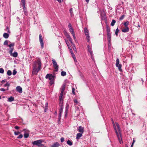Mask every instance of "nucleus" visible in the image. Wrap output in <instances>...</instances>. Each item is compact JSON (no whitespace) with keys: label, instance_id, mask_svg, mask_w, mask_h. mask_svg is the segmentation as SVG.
Masks as SVG:
<instances>
[{"label":"nucleus","instance_id":"obj_1","mask_svg":"<svg viewBox=\"0 0 147 147\" xmlns=\"http://www.w3.org/2000/svg\"><path fill=\"white\" fill-rule=\"evenodd\" d=\"M37 65H35L33 67V70L32 72V74L33 75H36L38 72L40 71L41 66V63L40 61L37 62Z\"/></svg>","mask_w":147,"mask_h":147},{"label":"nucleus","instance_id":"obj_2","mask_svg":"<svg viewBox=\"0 0 147 147\" xmlns=\"http://www.w3.org/2000/svg\"><path fill=\"white\" fill-rule=\"evenodd\" d=\"M55 76L52 74H47L45 77L46 78L50 80L49 84L52 86L54 83Z\"/></svg>","mask_w":147,"mask_h":147},{"label":"nucleus","instance_id":"obj_3","mask_svg":"<svg viewBox=\"0 0 147 147\" xmlns=\"http://www.w3.org/2000/svg\"><path fill=\"white\" fill-rule=\"evenodd\" d=\"M43 142V140H39L32 142V144L34 145H36L38 147H44L43 144H42V143Z\"/></svg>","mask_w":147,"mask_h":147},{"label":"nucleus","instance_id":"obj_4","mask_svg":"<svg viewBox=\"0 0 147 147\" xmlns=\"http://www.w3.org/2000/svg\"><path fill=\"white\" fill-rule=\"evenodd\" d=\"M52 61L53 66L54 68L55 71H58L59 68V67L55 59H52Z\"/></svg>","mask_w":147,"mask_h":147},{"label":"nucleus","instance_id":"obj_5","mask_svg":"<svg viewBox=\"0 0 147 147\" xmlns=\"http://www.w3.org/2000/svg\"><path fill=\"white\" fill-rule=\"evenodd\" d=\"M39 39L41 48L42 49H43L44 47V43L42 35L41 34H39Z\"/></svg>","mask_w":147,"mask_h":147},{"label":"nucleus","instance_id":"obj_6","mask_svg":"<svg viewBox=\"0 0 147 147\" xmlns=\"http://www.w3.org/2000/svg\"><path fill=\"white\" fill-rule=\"evenodd\" d=\"M23 131H24V137L25 138H27L29 136V131L27 129H24Z\"/></svg>","mask_w":147,"mask_h":147},{"label":"nucleus","instance_id":"obj_7","mask_svg":"<svg viewBox=\"0 0 147 147\" xmlns=\"http://www.w3.org/2000/svg\"><path fill=\"white\" fill-rule=\"evenodd\" d=\"M84 128L83 127L80 126L78 128V131L80 133L83 134L84 132Z\"/></svg>","mask_w":147,"mask_h":147},{"label":"nucleus","instance_id":"obj_8","mask_svg":"<svg viewBox=\"0 0 147 147\" xmlns=\"http://www.w3.org/2000/svg\"><path fill=\"white\" fill-rule=\"evenodd\" d=\"M107 31V37L111 36L110 30L109 28L107 26L106 27Z\"/></svg>","mask_w":147,"mask_h":147},{"label":"nucleus","instance_id":"obj_9","mask_svg":"<svg viewBox=\"0 0 147 147\" xmlns=\"http://www.w3.org/2000/svg\"><path fill=\"white\" fill-rule=\"evenodd\" d=\"M16 90L20 93H22V88L20 86H18L16 88Z\"/></svg>","mask_w":147,"mask_h":147},{"label":"nucleus","instance_id":"obj_10","mask_svg":"<svg viewBox=\"0 0 147 147\" xmlns=\"http://www.w3.org/2000/svg\"><path fill=\"white\" fill-rule=\"evenodd\" d=\"M113 121V126L114 127V129H115V132L116 133V135H117V138H118V139H119V138H120V137H119V133H118V132H117V131L116 129V127L115 126V124L114 123V122L113 121Z\"/></svg>","mask_w":147,"mask_h":147},{"label":"nucleus","instance_id":"obj_11","mask_svg":"<svg viewBox=\"0 0 147 147\" xmlns=\"http://www.w3.org/2000/svg\"><path fill=\"white\" fill-rule=\"evenodd\" d=\"M129 30V28L128 27H125V28L122 30V32H127Z\"/></svg>","mask_w":147,"mask_h":147},{"label":"nucleus","instance_id":"obj_12","mask_svg":"<svg viewBox=\"0 0 147 147\" xmlns=\"http://www.w3.org/2000/svg\"><path fill=\"white\" fill-rule=\"evenodd\" d=\"M84 33L86 36L89 35V31L87 28H85L84 29Z\"/></svg>","mask_w":147,"mask_h":147},{"label":"nucleus","instance_id":"obj_13","mask_svg":"<svg viewBox=\"0 0 147 147\" xmlns=\"http://www.w3.org/2000/svg\"><path fill=\"white\" fill-rule=\"evenodd\" d=\"M88 49V51L90 53V55H92L93 54L92 51V49L89 45L87 46Z\"/></svg>","mask_w":147,"mask_h":147},{"label":"nucleus","instance_id":"obj_14","mask_svg":"<svg viewBox=\"0 0 147 147\" xmlns=\"http://www.w3.org/2000/svg\"><path fill=\"white\" fill-rule=\"evenodd\" d=\"M10 56H12L14 57H17L18 55V53L16 52H14L13 53H12L10 55Z\"/></svg>","mask_w":147,"mask_h":147},{"label":"nucleus","instance_id":"obj_15","mask_svg":"<svg viewBox=\"0 0 147 147\" xmlns=\"http://www.w3.org/2000/svg\"><path fill=\"white\" fill-rule=\"evenodd\" d=\"M82 134L81 133H78L77 134L76 136V139H78L80 138L82 136Z\"/></svg>","mask_w":147,"mask_h":147},{"label":"nucleus","instance_id":"obj_16","mask_svg":"<svg viewBox=\"0 0 147 147\" xmlns=\"http://www.w3.org/2000/svg\"><path fill=\"white\" fill-rule=\"evenodd\" d=\"M69 109V105H67L66 107H65V116H66L67 115L68 111Z\"/></svg>","mask_w":147,"mask_h":147},{"label":"nucleus","instance_id":"obj_17","mask_svg":"<svg viewBox=\"0 0 147 147\" xmlns=\"http://www.w3.org/2000/svg\"><path fill=\"white\" fill-rule=\"evenodd\" d=\"M69 40V41L71 43V45L72 46H73V45H74V43L72 42V39L70 37V36H69V37H68L67 38Z\"/></svg>","mask_w":147,"mask_h":147},{"label":"nucleus","instance_id":"obj_18","mask_svg":"<svg viewBox=\"0 0 147 147\" xmlns=\"http://www.w3.org/2000/svg\"><path fill=\"white\" fill-rule=\"evenodd\" d=\"M14 100V98L12 97L11 96L10 97L8 98L7 101L9 102H11Z\"/></svg>","mask_w":147,"mask_h":147},{"label":"nucleus","instance_id":"obj_19","mask_svg":"<svg viewBox=\"0 0 147 147\" xmlns=\"http://www.w3.org/2000/svg\"><path fill=\"white\" fill-rule=\"evenodd\" d=\"M10 83L9 82H7L6 83V84H4V87H6L7 86V89H6L7 90H9V86H10Z\"/></svg>","mask_w":147,"mask_h":147},{"label":"nucleus","instance_id":"obj_20","mask_svg":"<svg viewBox=\"0 0 147 147\" xmlns=\"http://www.w3.org/2000/svg\"><path fill=\"white\" fill-rule=\"evenodd\" d=\"M9 34L6 33H5L3 34V37L5 38H7L9 37Z\"/></svg>","mask_w":147,"mask_h":147},{"label":"nucleus","instance_id":"obj_21","mask_svg":"<svg viewBox=\"0 0 147 147\" xmlns=\"http://www.w3.org/2000/svg\"><path fill=\"white\" fill-rule=\"evenodd\" d=\"M14 49V47H12L11 48L9 49V53L10 55L11 54V53H12V52Z\"/></svg>","mask_w":147,"mask_h":147},{"label":"nucleus","instance_id":"obj_22","mask_svg":"<svg viewBox=\"0 0 147 147\" xmlns=\"http://www.w3.org/2000/svg\"><path fill=\"white\" fill-rule=\"evenodd\" d=\"M59 145V143L57 142L55 143L53 145L54 147H58Z\"/></svg>","mask_w":147,"mask_h":147},{"label":"nucleus","instance_id":"obj_23","mask_svg":"<svg viewBox=\"0 0 147 147\" xmlns=\"http://www.w3.org/2000/svg\"><path fill=\"white\" fill-rule=\"evenodd\" d=\"M63 107L62 105H60V108L59 110V112H61V113H62L63 112Z\"/></svg>","mask_w":147,"mask_h":147},{"label":"nucleus","instance_id":"obj_24","mask_svg":"<svg viewBox=\"0 0 147 147\" xmlns=\"http://www.w3.org/2000/svg\"><path fill=\"white\" fill-rule=\"evenodd\" d=\"M61 75L62 76H64L66 75V72L64 71H62L61 72Z\"/></svg>","mask_w":147,"mask_h":147},{"label":"nucleus","instance_id":"obj_25","mask_svg":"<svg viewBox=\"0 0 147 147\" xmlns=\"http://www.w3.org/2000/svg\"><path fill=\"white\" fill-rule=\"evenodd\" d=\"M116 66L118 67V69L119 71L121 70V64H119L117 65H116Z\"/></svg>","mask_w":147,"mask_h":147},{"label":"nucleus","instance_id":"obj_26","mask_svg":"<svg viewBox=\"0 0 147 147\" xmlns=\"http://www.w3.org/2000/svg\"><path fill=\"white\" fill-rule=\"evenodd\" d=\"M116 22V21L114 20H113L112 22L111 23V26H113L115 25Z\"/></svg>","mask_w":147,"mask_h":147},{"label":"nucleus","instance_id":"obj_27","mask_svg":"<svg viewBox=\"0 0 147 147\" xmlns=\"http://www.w3.org/2000/svg\"><path fill=\"white\" fill-rule=\"evenodd\" d=\"M64 33L67 38L69 37L70 36L68 33L66 31H64Z\"/></svg>","mask_w":147,"mask_h":147},{"label":"nucleus","instance_id":"obj_28","mask_svg":"<svg viewBox=\"0 0 147 147\" xmlns=\"http://www.w3.org/2000/svg\"><path fill=\"white\" fill-rule=\"evenodd\" d=\"M67 144L69 146H71L72 145V143L69 140L67 141Z\"/></svg>","mask_w":147,"mask_h":147},{"label":"nucleus","instance_id":"obj_29","mask_svg":"<svg viewBox=\"0 0 147 147\" xmlns=\"http://www.w3.org/2000/svg\"><path fill=\"white\" fill-rule=\"evenodd\" d=\"M69 11L70 13L71 16H73V9L71 8L69 9Z\"/></svg>","mask_w":147,"mask_h":147},{"label":"nucleus","instance_id":"obj_30","mask_svg":"<svg viewBox=\"0 0 147 147\" xmlns=\"http://www.w3.org/2000/svg\"><path fill=\"white\" fill-rule=\"evenodd\" d=\"M69 30V31L72 34H75L73 28Z\"/></svg>","mask_w":147,"mask_h":147},{"label":"nucleus","instance_id":"obj_31","mask_svg":"<svg viewBox=\"0 0 147 147\" xmlns=\"http://www.w3.org/2000/svg\"><path fill=\"white\" fill-rule=\"evenodd\" d=\"M72 35L73 36L74 39V40L75 41V42H78V40L76 39V38L75 36V34H73Z\"/></svg>","mask_w":147,"mask_h":147},{"label":"nucleus","instance_id":"obj_32","mask_svg":"<svg viewBox=\"0 0 147 147\" xmlns=\"http://www.w3.org/2000/svg\"><path fill=\"white\" fill-rule=\"evenodd\" d=\"M86 36V40L87 41L89 42L90 40V37L89 35L88 36Z\"/></svg>","mask_w":147,"mask_h":147},{"label":"nucleus","instance_id":"obj_33","mask_svg":"<svg viewBox=\"0 0 147 147\" xmlns=\"http://www.w3.org/2000/svg\"><path fill=\"white\" fill-rule=\"evenodd\" d=\"M7 74L8 76H11L12 74L11 71L10 70H8L7 72Z\"/></svg>","mask_w":147,"mask_h":147},{"label":"nucleus","instance_id":"obj_34","mask_svg":"<svg viewBox=\"0 0 147 147\" xmlns=\"http://www.w3.org/2000/svg\"><path fill=\"white\" fill-rule=\"evenodd\" d=\"M129 22L128 21H127L124 23V24L125 27H128L127 26L129 24Z\"/></svg>","mask_w":147,"mask_h":147},{"label":"nucleus","instance_id":"obj_35","mask_svg":"<svg viewBox=\"0 0 147 147\" xmlns=\"http://www.w3.org/2000/svg\"><path fill=\"white\" fill-rule=\"evenodd\" d=\"M14 43H11L9 45H8V46L9 47V48H11L12 47H13L14 46Z\"/></svg>","mask_w":147,"mask_h":147},{"label":"nucleus","instance_id":"obj_36","mask_svg":"<svg viewBox=\"0 0 147 147\" xmlns=\"http://www.w3.org/2000/svg\"><path fill=\"white\" fill-rule=\"evenodd\" d=\"M68 26V28H69V30L73 28H72V26H71V24L70 23H69Z\"/></svg>","mask_w":147,"mask_h":147},{"label":"nucleus","instance_id":"obj_37","mask_svg":"<svg viewBox=\"0 0 147 147\" xmlns=\"http://www.w3.org/2000/svg\"><path fill=\"white\" fill-rule=\"evenodd\" d=\"M116 65H117L119 64V59L118 58L117 59H116Z\"/></svg>","mask_w":147,"mask_h":147},{"label":"nucleus","instance_id":"obj_38","mask_svg":"<svg viewBox=\"0 0 147 147\" xmlns=\"http://www.w3.org/2000/svg\"><path fill=\"white\" fill-rule=\"evenodd\" d=\"M119 32V30L118 28H117L115 31V34L116 35V36H117L118 35V33Z\"/></svg>","mask_w":147,"mask_h":147},{"label":"nucleus","instance_id":"obj_39","mask_svg":"<svg viewBox=\"0 0 147 147\" xmlns=\"http://www.w3.org/2000/svg\"><path fill=\"white\" fill-rule=\"evenodd\" d=\"M4 72V69L2 68H0V73L1 74H3Z\"/></svg>","mask_w":147,"mask_h":147},{"label":"nucleus","instance_id":"obj_40","mask_svg":"<svg viewBox=\"0 0 147 147\" xmlns=\"http://www.w3.org/2000/svg\"><path fill=\"white\" fill-rule=\"evenodd\" d=\"M115 124H116V125L117 126V128H118V130H120V127H119V124L117 123H116Z\"/></svg>","mask_w":147,"mask_h":147},{"label":"nucleus","instance_id":"obj_41","mask_svg":"<svg viewBox=\"0 0 147 147\" xmlns=\"http://www.w3.org/2000/svg\"><path fill=\"white\" fill-rule=\"evenodd\" d=\"M108 40L109 43L111 44V36L108 37Z\"/></svg>","mask_w":147,"mask_h":147},{"label":"nucleus","instance_id":"obj_42","mask_svg":"<svg viewBox=\"0 0 147 147\" xmlns=\"http://www.w3.org/2000/svg\"><path fill=\"white\" fill-rule=\"evenodd\" d=\"M21 1L23 5L26 4L25 0H21Z\"/></svg>","mask_w":147,"mask_h":147},{"label":"nucleus","instance_id":"obj_43","mask_svg":"<svg viewBox=\"0 0 147 147\" xmlns=\"http://www.w3.org/2000/svg\"><path fill=\"white\" fill-rule=\"evenodd\" d=\"M75 89L74 88V87H73L72 88V92L73 94L74 95H75Z\"/></svg>","mask_w":147,"mask_h":147},{"label":"nucleus","instance_id":"obj_44","mask_svg":"<svg viewBox=\"0 0 147 147\" xmlns=\"http://www.w3.org/2000/svg\"><path fill=\"white\" fill-rule=\"evenodd\" d=\"M17 73V71H16L15 69H14L13 70V75H15Z\"/></svg>","mask_w":147,"mask_h":147},{"label":"nucleus","instance_id":"obj_45","mask_svg":"<svg viewBox=\"0 0 147 147\" xmlns=\"http://www.w3.org/2000/svg\"><path fill=\"white\" fill-rule=\"evenodd\" d=\"M8 41L7 40H5L4 43V45H8Z\"/></svg>","mask_w":147,"mask_h":147},{"label":"nucleus","instance_id":"obj_46","mask_svg":"<svg viewBox=\"0 0 147 147\" xmlns=\"http://www.w3.org/2000/svg\"><path fill=\"white\" fill-rule=\"evenodd\" d=\"M23 135L21 134L18 136L17 138L18 139L21 138L23 137Z\"/></svg>","mask_w":147,"mask_h":147},{"label":"nucleus","instance_id":"obj_47","mask_svg":"<svg viewBox=\"0 0 147 147\" xmlns=\"http://www.w3.org/2000/svg\"><path fill=\"white\" fill-rule=\"evenodd\" d=\"M74 103H75L76 104H75V105H76V104H77L78 103V101H77V100L76 99H74Z\"/></svg>","mask_w":147,"mask_h":147},{"label":"nucleus","instance_id":"obj_48","mask_svg":"<svg viewBox=\"0 0 147 147\" xmlns=\"http://www.w3.org/2000/svg\"><path fill=\"white\" fill-rule=\"evenodd\" d=\"M62 96H59V100L60 101V102H61L62 101Z\"/></svg>","mask_w":147,"mask_h":147},{"label":"nucleus","instance_id":"obj_49","mask_svg":"<svg viewBox=\"0 0 147 147\" xmlns=\"http://www.w3.org/2000/svg\"><path fill=\"white\" fill-rule=\"evenodd\" d=\"M20 132L18 131V132L15 131L14 132V134L16 135H18L19 134H20Z\"/></svg>","mask_w":147,"mask_h":147},{"label":"nucleus","instance_id":"obj_50","mask_svg":"<svg viewBox=\"0 0 147 147\" xmlns=\"http://www.w3.org/2000/svg\"><path fill=\"white\" fill-rule=\"evenodd\" d=\"M72 47H73V49L74 50V51H76V48L74 44V45H73Z\"/></svg>","mask_w":147,"mask_h":147},{"label":"nucleus","instance_id":"obj_51","mask_svg":"<svg viewBox=\"0 0 147 147\" xmlns=\"http://www.w3.org/2000/svg\"><path fill=\"white\" fill-rule=\"evenodd\" d=\"M64 138L63 137L61 138V142H63L64 141Z\"/></svg>","mask_w":147,"mask_h":147},{"label":"nucleus","instance_id":"obj_52","mask_svg":"<svg viewBox=\"0 0 147 147\" xmlns=\"http://www.w3.org/2000/svg\"><path fill=\"white\" fill-rule=\"evenodd\" d=\"M91 55V58L92 59V60H93L94 61V57L93 56V54H92V55Z\"/></svg>","mask_w":147,"mask_h":147},{"label":"nucleus","instance_id":"obj_53","mask_svg":"<svg viewBox=\"0 0 147 147\" xmlns=\"http://www.w3.org/2000/svg\"><path fill=\"white\" fill-rule=\"evenodd\" d=\"M59 119H61V115L62 113H61V112H59Z\"/></svg>","mask_w":147,"mask_h":147},{"label":"nucleus","instance_id":"obj_54","mask_svg":"<svg viewBox=\"0 0 147 147\" xmlns=\"http://www.w3.org/2000/svg\"><path fill=\"white\" fill-rule=\"evenodd\" d=\"M0 90L1 91L4 92V91H5L6 90H6V89H4V88H1V89H0Z\"/></svg>","mask_w":147,"mask_h":147},{"label":"nucleus","instance_id":"obj_55","mask_svg":"<svg viewBox=\"0 0 147 147\" xmlns=\"http://www.w3.org/2000/svg\"><path fill=\"white\" fill-rule=\"evenodd\" d=\"M124 16L123 15L121 16L119 18V20H123L124 18Z\"/></svg>","mask_w":147,"mask_h":147},{"label":"nucleus","instance_id":"obj_56","mask_svg":"<svg viewBox=\"0 0 147 147\" xmlns=\"http://www.w3.org/2000/svg\"><path fill=\"white\" fill-rule=\"evenodd\" d=\"M65 86H63L62 87V90H61V91L62 92H64V90H65Z\"/></svg>","mask_w":147,"mask_h":147},{"label":"nucleus","instance_id":"obj_57","mask_svg":"<svg viewBox=\"0 0 147 147\" xmlns=\"http://www.w3.org/2000/svg\"><path fill=\"white\" fill-rule=\"evenodd\" d=\"M118 139L120 144H121L122 142V141L121 138H119V139Z\"/></svg>","mask_w":147,"mask_h":147},{"label":"nucleus","instance_id":"obj_58","mask_svg":"<svg viewBox=\"0 0 147 147\" xmlns=\"http://www.w3.org/2000/svg\"><path fill=\"white\" fill-rule=\"evenodd\" d=\"M65 41L67 45L69 44V42L68 41V40L66 39H65Z\"/></svg>","mask_w":147,"mask_h":147},{"label":"nucleus","instance_id":"obj_59","mask_svg":"<svg viewBox=\"0 0 147 147\" xmlns=\"http://www.w3.org/2000/svg\"><path fill=\"white\" fill-rule=\"evenodd\" d=\"M23 9L24 10H26V7L25 6V5H23Z\"/></svg>","mask_w":147,"mask_h":147},{"label":"nucleus","instance_id":"obj_60","mask_svg":"<svg viewBox=\"0 0 147 147\" xmlns=\"http://www.w3.org/2000/svg\"><path fill=\"white\" fill-rule=\"evenodd\" d=\"M63 92L61 91V93L60 94V96H63Z\"/></svg>","mask_w":147,"mask_h":147},{"label":"nucleus","instance_id":"obj_61","mask_svg":"<svg viewBox=\"0 0 147 147\" xmlns=\"http://www.w3.org/2000/svg\"><path fill=\"white\" fill-rule=\"evenodd\" d=\"M15 129H19V127L18 126H16L15 127Z\"/></svg>","mask_w":147,"mask_h":147},{"label":"nucleus","instance_id":"obj_62","mask_svg":"<svg viewBox=\"0 0 147 147\" xmlns=\"http://www.w3.org/2000/svg\"><path fill=\"white\" fill-rule=\"evenodd\" d=\"M7 81H6V80H3L2 81H1V83H3L4 82H6Z\"/></svg>","mask_w":147,"mask_h":147},{"label":"nucleus","instance_id":"obj_63","mask_svg":"<svg viewBox=\"0 0 147 147\" xmlns=\"http://www.w3.org/2000/svg\"><path fill=\"white\" fill-rule=\"evenodd\" d=\"M67 45L68 46V47L69 49H71V48L70 46L69 45V44Z\"/></svg>","mask_w":147,"mask_h":147},{"label":"nucleus","instance_id":"obj_64","mask_svg":"<svg viewBox=\"0 0 147 147\" xmlns=\"http://www.w3.org/2000/svg\"><path fill=\"white\" fill-rule=\"evenodd\" d=\"M67 45L68 46V47L69 49H71V48L70 46L69 45V44Z\"/></svg>","mask_w":147,"mask_h":147}]
</instances>
